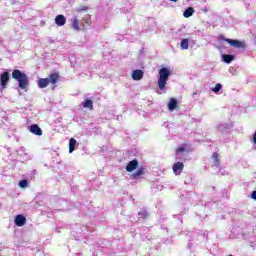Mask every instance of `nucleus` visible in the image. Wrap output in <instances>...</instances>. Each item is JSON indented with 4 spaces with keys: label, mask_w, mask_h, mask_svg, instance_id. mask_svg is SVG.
I'll list each match as a JSON object with an SVG mask.
<instances>
[{
    "label": "nucleus",
    "mask_w": 256,
    "mask_h": 256,
    "mask_svg": "<svg viewBox=\"0 0 256 256\" xmlns=\"http://www.w3.org/2000/svg\"><path fill=\"white\" fill-rule=\"evenodd\" d=\"M12 79L18 81V87L20 89H27V87H29V76H27L25 72H22L19 69L13 70Z\"/></svg>",
    "instance_id": "nucleus-1"
},
{
    "label": "nucleus",
    "mask_w": 256,
    "mask_h": 256,
    "mask_svg": "<svg viewBox=\"0 0 256 256\" xmlns=\"http://www.w3.org/2000/svg\"><path fill=\"white\" fill-rule=\"evenodd\" d=\"M59 79H61L59 72L50 73L47 78H40L38 80V87L45 89V87H49V85H57Z\"/></svg>",
    "instance_id": "nucleus-2"
},
{
    "label": "nucleus",
    "mask_w": 256,
    "mask_h": 256,
    "mask_svg": "<svg viewBox=\"0 0 256 256\" xmlns=\"http://www.w3.org/2000/svg\"><path fill=\"white\" fill-rule=\"evenodd\" d=\"M72 23V29L75 31H85L87 27H91V19L88 17H83L79 23V18L77 16H74L71 20Z\"/></svg>",
    "instance_id": "nucleus-3"
},
{
    "label": "nucleus",
    "mask_w": 256,
    "mask_h": 256,
    "mask_svg": "<svg viewBox=\"0 0 256 256\" xmlns=\"http://www.w3.org/2000/svg\"><path fill=\"white\" fill-rule=\"evenodd\" d=\"M169 69L168 68H161L159 70V78H158V87L161 91L165 89V85H167V81H169Z\"/></svg>",
    "instance_id": "nucleus-4"
},
{
    "label": "nucleus",
    "mask_w": 256,
    "mask_h": 256,
    "mask_svg": "<svg viewBox=\"0 0 256 256\" xmlns=\"http://www.w3.org/2000/svg\"><path fill=\"white\" fill-rule=\"evenodd\" d=\"M223 41L230 44V47H235L236 49H245L247 44L241 40H233L231 38H223Z\"/></svg>",
    "instance_id": "nucleus-5"
},
{
    "label": "nucleus",
    "mask_w": 256,
    "mask_h": 256,
    "mask_svg": "<svg viewBox=\"0 0 256 256\" xmlns=\"http://www.w3.org/2000/svg\"><path fill=\"white\" fill-rule=\"evenodd\" d=\"M147 168L140 166L137 171H135L133 174H131V179L134 181H137L139 179H143V176L146 175Z\"/></svg>",
    "instance_id": "nucleus-6"
},
{
    "label": "nucleus",
    "mask_w": 256,
    "mask_h": 256,
    "mask_svg": "<svg viewBox=\"0 0 256 256\" xmlns=\"http://www.w3.org/2000/svg\"><path fill=\"white\" fill-rule=\"evenodd\" d=\"M183 169H185V164H183V162H176L172 167L173 173L176 175H181V173H183Z\"/></svg>",
    "instance_id": "nucleus-7"
},
{
    "label": "nucleus",
    "mask_w": 256,
    "mask_h": 256,
    "mask_svg": "<svg viewBox=\"0 0 256 256\" xmlns=\"http://www.w3.org/2000/svg\"><path fill=\"white\" fill-rule=\"evenodd\" d=\"M14 222L17 227H23V225L27 223V218L23 214H18L16 215Z\"/></svg>",
    "instance_id": "nucleus-8"
},
{
    "label": "nucleus",
    "mask_w": 256,
    "mask_h": 256,
    "mask_svg": "<svg viewBox=\"0 0 256 256\" xmlns=\"http://www.w3.org/2000/svg\"><path fill=\"white\" fill-rule=\"evenodd\" d=\"M137 167H139V161H137V159H134L127 164L126 171L128 173H133V171H135Z\"/></svg>",
    "instance_id": "nucleus-9"
},
{
    "label": "nucleus",
    "mask_w": 256,
    "mask_h": 256,
    "mask_svg": "<svg viewBox=\"0 0 256 256\" xmlns=\"http://www.w3.org/2000/svg\"><path fill=\"white\" fill-rule=\"evenodd\" d=\"M9 83V72H3L0 75V85L5 89L7 87V84Z\"/></svg>",
    "instance_id": "nucleus-10"
},
{
    "label": "nucleus",
    "mask_w": 256,
    "mask_h": 256,
    "mask_svg": "<svg viewBox=\"0 0 256 256\" xmlns=\"http://www.w3.org/2000/svg\"><path fill=\"white\" fill-rule=\"evenodd\" d=\"M29 131L30 133H33V135H38L39 137L43 135V130H41V127H39L37 124L31 125Z\"/></svg>",
    "instance_id": "nucleus-11"
},
{
    "label": "nucleus",
    "mask_w": 256,
    "mask_h": 256,
    "mask_svg": "<svg viewBox=\"0 0 256 256\" xmlns=\"http://www.w3.org/2000/svg\"><path fill=\"white\" fill-rule=\"evenodd\" d=\"M55 23L58 27H63L67 23V18H65L63 15H57L55 18Z\"/></svg>",
    "instance_id": "nucleus-12"
},
{
    "label": "nucleus",
    "mask_w": 256,
    "mask_h": 256,
    "mask_svg": "<svg viewBox=\"0 0 256 256\" xmlns=\"http://www.w3.org/2000/svg\"><path fill=\"white\" fill-rule=\"evenodd\" d=\"M143 75H144L143 70H134L132 72V79L134 81H141V79H143Z\"/></svg>",
    "instance_id": "nucleus-13"
},
{
    "label": "nucleus",
    "mask_w": 256,
    "mask_h": 256,
    "mask_svg": "<svg viewBox=\"0 0 256 256\" xmlns=\"http://www.w3.org/2000/svg\"><path fill=\"white\" fill-rule=\"evenodd\" d=\"M168 109L170 111H175V109H177V99L170 98V100L168 102Z\"/></svg>",
    "instance_id": "nucleus-14"
},
{
    "label": "nucleus",
    "mask_w": 256,
    "mask_h": 256,
    "mask_svg": "<svg viewBox=\"0 0 256 256\" xmlns=\"http://www.w3.org/2000/svg\"><path fill=\"white\" fill-rule=\"evenodd\" d=\"M193 13H195V9H193V7H188L184 13H183V16L186 18V19H189V17H193Z\"/></svg>",
    "instance_id": "nucleus-15"
},
{
    "label": "nucleus",
    "mask_w": 256,
    "mask_h": 256,
    "mask_svg": "<svg viewBox=\"0 0 256 256\" xmlns=\"http://www.w3.org/2000/svg\"><path fill=\"white\" fill-rule=\"evenodd\" d=\"M84 109H90V111H93V100L91 99H86L83 103H82Z\"/></svg>",
    "instance_id": "nucleus-16"
},
{
    "label": "nucleus",
    "mask_w": 256,
    "mask_h": 256,
    "mask_svg": "<svg viewBox=\"0 0 256 256\" xmlns=\"http://www.w3.org/2000/svg\"><path fill=\"white\" fill-rule=\"evenodd\" d=\"M76 145H77V140H75V138H71L69 140V153H73V151H75Z\"/></svg>",
    "instance_id": "nucleus-17"
},
{
    "label": "nucleus",
    "mask_w": 256,
    "mask_h": 256,
    "mask_svg": "<svg viewBox=\"0 0 256 256\" xmlns=\"http://www.w3.org/2000/svg\"><path fill=\"white\" fill-rule=\"evenodd\" d=\"M222 58H223L224 63H228V64L235 60V56L230 55V54H224L222 56Z\"/></svg>",
    "instance_id": "nucleus-18"
},
{
    "label": "nucleus",
    "mask_w": 256,
    "mask_h": 256,
    "mask_svg": "<svg viewBox=\"0 0 256 256\" xmlns=\"http://www.w3.org/2000/svg\"><path fill=\"white\" fill-rule=\"evenodd\" d=\"M212 159H213V161H214L216 167H219V165H220L219 153L214 152V153L212 154Z\"/></svg>",
    "instance_id": "nucleus-19"
},
{
    "label": "nucleus",
    "mask_w": 256,
    "mask_h": 256,
    "mask_svg": "<svg viewBox=\"0 0 256 256\" xmlns=\"http://www.w3.org/2000/svg\"><path fill=\"white\" fill-rule=\"evenodd\" d=\"M181 49H189V39L185 38L180 43Z\"/></svg>",
    "instance_id": "nucleus-20"
},
{
    "label": "nucleus",
    "mask_w": 256,
    "mask_h": 256,
    "mask_svg": "<svg viewBox=\"0 0 256 256\" xmlns=\"http://www.w3.org/2000/svg\"><path fill=\"white\" fill-rule=\"evenodd\" d=\"M19 187L21 189H25V187H29V180L24 179L19 182Z\"/></svg>",
    "instance_id": "nucleus-21"
},
{
    "label": "nucleus",
    "mask_w": 256,
    "mask_h": 256,
    "mask_svg": "<svg viewBox=\"0 0 256 256\" xmlns=\"http://www.w3.org/2000/svg\"><path fill=\"white\" fill-rule=\"evenodd\" d=\"M139 217H141V219H147V217H149V213H147V210H141L140 212H138Z\"/></svg>",
    "instance_id": "nucleus-22"
},
{
    "label": "nucleus",
    "mask_w": 256,
    "mask_h": 256,
    "mask_svg": "<svg viewBox=\"0 0 256 256\" xmlns=\"http://www.w3.org/2000/svg\"><path fill=\"white\" fill-rule=\"evenodd\" d=\"M222 87L223 86L221 85V83H218V84L215 85V87L212 89V91L214 93H219V91H221Z\"/></svg>",
    "instance_id": "nucleus-23"
},
{
    "label": "nucleus",
    "mask_w": 256,
    "mask_h": 256,
    "mask_svg": "<svg viewBox=\"0 0 256 256\" xmlns=\"http://www.w3.org/2000/svg\"><path fill=\"white\" fill-rule=\"evenodd\" d=\"M89 9V7H87V6H82V7H80V8H77L76 9V12L77 13H83V11H87Z\"/></svg>",
    "instance_id": "nucleus-24"
},
{
    "label": "nucleus",
    "mask_w": 256,
    "mask_h": 256,
    "mask_svg": "<svg viewBox=\"0 0 256 256\" xmlns=\"http://www.w3.org/2000/svg\"><path fill=\"white\" fill-rule=\"evenodd\" d=\"M183 151H185V147H178L177 149H176V153H183Z\"/></svg>",
    "instance_id": "nucleus-25"
},
{
    "label": "nucleus",
    "mask_w": 256,
    "mask_h": 256,
    "mask_svg": "<svg viewBox=\"0 0 256 256\" xmlns=\"http://www.w3.org/2000/svg\"><path fill=\"white\" fill-rule=\"evenodd\" d=\"M251 197L256 200V190L252 192Z\"/></svg>",
    "instance_id": "nucleus-26"
},
{
    "label": "nucleus",
    "mask_w": 256,
    "mask_h": 256,
    "mask_svg": "<svg viewBox=\"0 0 256 256\" xmlns=\"http://www.w3.org/2000/svg\"><path fill=\"white\" fill-rule=\"evenodd\" d=\"M252 139H253V141H254V143H255V145H256V131H255V133H254Z\"/></svg>",
    "instance_id": "nucleus-27"
},
{
    "label": "nucleus",
    "mask_w": 256,
    "mask_h": 256,
    "mask_svg": "<svg viewBox=\"0 0 256 256\" xmlns=\"http://www.w3.org/2000/svg\"><path fill=\"white\" fill-rule=\"evenodd\" d=\"M170 1H173L174 3H177V0H170Z\"/></svg>",
    "instance_id": "nucleus-28"
}]
</instances>
